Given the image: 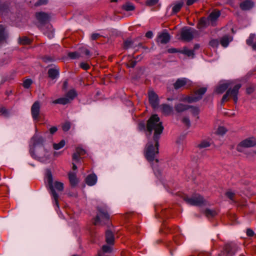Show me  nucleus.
I'll return each instance as SVG.
<instances>
[{
	"label": "nucleus",
	"instance_id": "obj_1",
	"mask_svg": "<svg viewBox=\"0 0 256 256\" xmlns=\"http://www.w3.org/2000/svg\"><path fill=\"white\" fill-rule=\"evenodd\" d=\"M164 128L162 122L157 114L152 115L148 120L146 130L148 134H146V138H150L152 131H154L152 140L160 139L162 133Z\"/></svg>",
	"mask_w": 256,
	"mask_h": 256
},
{
	"label": "nucleus",
	"instance_id": "obj_2",
	"mask_svg": "<svg viewBox=\"0 0 256 256\" xmlns=\"http://www.w3.org/2000/svg\"><path fill=\"white\" fill-rule=\"evenodd\" d=\"M148 141L145 147L144 156L146 159L150 162L155 160L156 162H158L156 156L158 154L159 140H152L148 138Z\"/></svg>",
	"mask_w": 256,
	"mask_h": 256
},
{
	"label": "nucleus",
	"instance_id": "obj_3",
	"mask_svg": "<svg viewBox=\"0 0 256 256\" xmlns=\"http://www.w3.org/2000/svg\"><path fill=\"white\" fill-rule=\"evenodd\" d=\"M46 180L48 188L50 190V194L55 202L56 205L59 208L58 196L56 192V190L58 192H62L64 190V184L62 182L56 181L53 182L52 174L50 170L46 172Z\"/></svg>",
	"mask_w": 256,
	"mask_h": 256
},
{
	"label": "nucleus",
	"instance_id": "obj_4",
	"mask_svg": "<svg viewBox=\"0 0 256 256\" xmlns=\"http://www.w3.org/2000/svg\"><path fill=\"white\" fill-rule=\"evenodd\" d=\"M97 210L98 212L94 218V224L96 226L100 223L105 224L108 222L110 220V216L106 208V206H98Z\"/></svg>",
	"mask_w": 256,
	"mask_h": 256
},
{
	"label": "nucleus",
	"instance_id": "obj_5",
	"mask_svg": "<svg viewBox=\"0 0 256 256\" xmlns=\"http://www.w3.org/2000/svg\"><path fill=\"white\" fill-rule=\"evenodd\" d=\"M241 86V84H236L232 88H229L223 96L222 99V103L227 102L229 100L230 98H233L234 103H236L238 100V90Z\"/></svg>",
	"mask_w": 256,
	"mask_h": 256
},
{
	"label": "nucleus",
	"instance_id": "obj_6",
	"mask_svg": "<svg viewBox=\"0 0 256 256\" xmlns=\"http://www.w3.org/2000/svg\"><path fill=\"white\" fill-rule=\"evenodd\" d=\"M184 200L188 204L192 206H201L206 204V200L202 196L198 194L193 195L192 197L188 198L186 196Z\"/></svg>",
	"mask_w": 256,
	"mask_h": 256
},
{
	"label": "nucleus",
	"instance_id": "obj_7",
	"mask_svg": "<svg viewBox=\"0 0 256 256\" xmlns=\"http://www.w3.org/2000/svg\"><path fill=\"white\" fill-rule=\"evenodd\" d=\"M31 155L35 158L38 159L42 162H44L47 160L50 157L48 152L46 150L43 146L36 149V153L31 152Z\"/></svg>",
	"mask_w": 256,
	"mask_h": 256
},
{
	"label": "nucleus",
	"instance_id": "obj_8",
	"mask_svg": "<svg viewBox=\"0 0 256 256\" xmlns=\"http://www.w3.org/2000/svg\"><path fill=\"white\" fill-rule=\"evenodd\" d=\"M35 16L38 22V27L48 22L51 18L50 14L42 12H36Z\"/></svg>",
	"mask_w": 256,
	"mask_h": 256
},
{
	"label": "nucleus",
	"instance_id": "obj_9",
	"mask_svg": "<svg viewBox=\"0 0 256 256\" xmlns=\"http://www.w3.org/2000/svg\"><path fill=\"white\" fill-rule=\"evenodd\" d=\"M256 145V140L254 138H248L242 140L236 146V150L239 152L243 151V148L254 146Z\"/></svg>",
	"mask_w": 256,
	"mask_h": 256
},
{
	"label": "nucleus",
	"instance_id": "obj_10",
	"mask_svg": "<svg viewBox=\"0 0 256 256\" xmlns=\"http://www.w3.org/2000/svg\"><path fill=\"white\" fill-rule=\"evenodd\" d=\"M196 31L191 28L183 29L181 32V38L186 42H190L194 38V35Z\"/></svg>",
	"mask_w": 256,
	"mask_h": 256
},
{
	"label": "nucleus",
	"instance_id": "obj_11",
	"mask_svg": "<svg viewBox=\"0 0 256 256\" xmlns=\"http://www.w3.org/2000/svg\"><path fill=\"white\" fill-rule=\"evenodd\" d=\"M86 154V150L80 147H77L76 148L75 152L72 155V160L76 163L80 162L81 160Z\"/></svg>",
	"mask_w": 256,
	"mask_h": 256
},
{
	"label": "nucleus",
	"instance_id": "obj_12",
	"mask_svg": "<svg viewBox=\"0 0 256 256\" xmlns=\"http://www.w3.org/2000/svg\"><path fill=\"white\" fill-rule=\"evenodd\" d=\"M40 104L38 101L35 102L31 107L32 116L34 120H38L40 114Z\"/></svg>",
	"mask_w": 256,
	"mask_h": 256
},
{
	"label": "nucleus",
	"instance_id": "obj_13",
	"mask_svg": "<svg viewBox=\"0 0 256 256\" xmlns=\"http://www.w3.org/2000/svg\"><path fill=\"white\" fill-rule=\"evenodd\" d=\"M148 100L152 108H156L158 106V96L154 91L148 92Z\"/></svg>",
	"mask_w": 256,
	"mask_h": 256
},
{
	"label": "nucleus",
	"instance_id": "obj_14",
	"mask_svg": "<svg viewBox=\"0 0 256 256\" xmlns=\"http://www.w3.org/2000/svg\"><path fill=\"white\" fill-rule=\"evenodd\" d=\"M188 84H190V81L188 78H178L174 84V87L175 90H178Z\"/></svg>",
	"mask_w": 256,
	"mask_h": 256
},
{
	"label": "nucleus",
	"instance_id": "obj_15",
	"mask_svg": "<svg viewBox=\"0 0 256 256\" xmlns=\"http://www.w3.org/2000/svg\"><path fill=\"white\" fill-rule=\"evenodd\" d=\"M170 38V35L168 32H162L158 34L157 38V42L162 44L168 43Z\"/></svg>",
	"mask_w": 256,
	"mask_h": 256
},
{
	"label": "nucleus",
	"instance_id": "obj_16",
	"mask_svg": "<svg viewBox=\"0 0 256 256\" xmlns=\"http://www.w3.org/2000/svg\"><path fill=\"white\" fill-rule=\"evenodd\" d=\"M237 250V246L234 244H228L224 246V251L230 256L234 254Z\"/></svg>",
	"mask_w": 256,
	"mask_h": 256
},
{
	"label": "nucleus",
	"instance_id": "obj_17",
	"mask_svg": "<svg viewBox=\"0 0 256 256\" xmlns=\"http://www.w3.org/2000/svg\"><path fill=\"white\" fill-rule=\"evenodd\" d=\"M59 73L60 69L56 66H54V68H50L48 72V77L52 80L56 78L58 76Z\"/></svg>",
	"mask_w": 256,
	"mask_h": 256
},
{
	"label": "nucleus",
	"instance_id": "obj_18",
	"mask_svg": "<svg viewBox=\"0 0 256 256\" xmlns=\"http://www.w3.org/2000/svg\"><path fill=\"white\" fill-rule=\"evenodd\" d=\"M207 88L204 87L199 88L194 91V94L195 98L198 99V101L202 99V96L206 93Z\"/></svg>",
	"mask_w": 256,
	"mask_h": 256
},
{
	"label": "nucleus",
	"instance_id": "obj_19",
	"mask_svg": "<svg viewBox=\"0 0 256 256\" xmlns=\"http://www.w3.org/2000/svg\"><path fill=\"white\" fill-rule=\"evenodd\" d=\"M97 181V176L95 174H90L88 175L86 178V183L90 186L94 185Z\"/></svg>",
	"mask_w": 256,
	"mask_h": 256
},
{
	"label": "nucleus",
	"instance_id": "obj_20",
	"mask_svg": "<svg viewBox=\"0 0 256 256\" xmlns=\"http://www.w3.org/2000/svg\"><path fill=\"white\" fill-rule=\"evenodd\" d=\"M190 106L189 105L179 103L175 104L174 109L178 112H182L190 108Z\"/></svg>",
	"mask_w": 256,
	"mask_h": 256
},
{
	"label": "nucleus",
	"instance_id": "obj_21",
	"mask_svg": "<svg viewBox=\"0 0 256 256\" xmlns=\"http://www.w3.org/2000/svg\"><path fill=\"white\" fill-rule=\"evenodd\" d=\"M32 140L33 142V144L34 146H37L42 145V146L44 140L43 138L40 136L36 134L34 135L32 139Z\"/></svg>",
	"mask_w": 256,
	"mask_h": 256
},
{
	"label": "nucleus",
	"instance_id": "obj_22",
	"mask_svg": "<svg viewBox=\"0 0 256 256\" xmlns=\"http://www.w3.org/2000/svg\"><path fill=\"white\" fill-rule=\"evenodd\" d=\"M210 21L208 18H206L204 17L202 18L198 21V22L197 24V28L199 29L206 28L210 24Z\"/></svg>",
	"mask_w": 256,
	"mask_h": 256
},
{
	"label": "nucleus",
	"instance_id": "obj_23",
	"mask_svg": "<svg viewBox=\"0 0 256 256\" xmlns=\"http://www.w3.org/2000/svg\"><path fill=\"white\" fill-rule=\"evenodd\" d=\"M253 6L254 3L252 2L247 0L242 2L240 6L242 10H247L252 8Z\"/></svg>",
	"mask_w": 256,
	"mask_h": 256
},
{
	"label": "nucleus",
	"instance_id": "obj_24",
	"mask_svg": "<svg viewBox=\"0 0 256 256\" xmlns=\"http://www.w3.org/2000/svg\"><path fill=\"white\" fill-rule=\"evenodd\" d=\"M232 40V37L228 35H226L221 38L220 40V44L224 47H226Z\"/></svg>",
	"mask_w": 256,
	"mask_h": 256
},
{
	"label": "nucleus",
	"instance_id": "obj_25",
	"mask_svg": "<svg viewBox=\"0 0 256 256\" xmlns=\"http://www.w3.org/2000/svg\"><path fill=\"white\" fill-rule=\"evenodd\" d=\"M220 13L219 11H214L212 12L208 18L209 21L211 22L212 24L214 25V22L220 16Z\"/></svg>",
	"mask_w": 256,
	"mask_h": 256
},
{
	"label": "nucleus",
	"instance_id": "obj_26",
	"mask_svg": "<svg viewBox=\"0 0 256 256\" xmlns=\"http://www.w3.org/2000/svg\"><path fill=\"white\" fill-rule=\"evenodd\" d=\"M106 241L107 244H113L114 242V236L112 232L110 230L106 232Z\"/></svg>",
	"mask_w": 256,
	"mask_h": 256
},
{
	"label": "nucleus",
	"instance_id": "obj_27",
	"mask_svg": "<svg viewBox=\"0 0 256 256\" xmlns=\"http://www.w3.org/2000/svg\"><path fill=\"white\" fill-rule=\"evenodd\" d=\"M184 2L182 0H180L176 2L172 8L173 14H176L179 12L184 6Z\"/></svg>",
	"mask_w": 256,
	"mask_h": 256
},
{
	"label": "nucleus",
	"instance_id": "obj_28",
	"mask_svg": "<svg viewBox=\"0 0 256 256\" xmlns=\"http://www.w3.org/2000/svg\"><path fill=\"white\" fill-rule=\"evenodd\" d=\"M162 112L166 115L170 114L172 110V108L167 104H162L160 106Z\"/></svg>",
	"mask_w": 256,
	"mask_h": 256
},
{
	"label": "nucleus",
	"instance_id": "obj_29",
	"mask_svg": "<svg viewBox=\"0 0 256 256\" xmlns=\"http://www.w3.org/2000/svg\"><path fill=\"white\" fill-rule=\"evenodd\" d=\"M7 38V34L5 32V28L0 24V43L6 41Z\"/></svg>",
	"mask_w": 256,
	"mask_h": 256
},
{
	"label": "nucleus",
	"instance_id": "obj_30",
	"mask_svg": "<svg viewBox=\"0 0 256 256\" xmlns=\"http://www.w3.org/2000/svg\"><path fill=\"white\" fill-rule=\"evenodd\" d=\"M228 86L229 84L227 83L220 84L216 88V92L218 94H222L227 90Z\"/></svg>",
	"mask_w": 256,
	"mask_h": 256
},
{
	"label": "nucleus",
	"instance_id": "obj_31",
	"mask_svg": "<svg viewBox=\"0 0 256 256\" xmlns=\"http://www.w3.org/2000/svg\"><path fill=\"white\" fill-rule=\"evenodd\" d=\"M246 43L250 46H252L253 49L256 50V37L254 36H250L246 40Z\"/></svg>",
	"mask_w": 256,
	"mask_h": 256
},
{
	"label": "nucleus",
	"instance_id": "obj_32",
	"mask_svg": "<svg viewBox=\"0 0 256 256\" xmlns=\"http://www.w3.org/2000/svg\"><path fill=\"white\" fill-rule=\"evenodd\" d=\"M122 10L126 11H132L134 10V6L130 2H126L125 4H123L122 6Z\"/></svg>",
	"mask_w": 256,
	"mask_h": 256
},
{
	"label": "nucleus",
	"instance_id": "obj_33",
	"mask_svg": "<svg viewBox=\"0 0 256 256\" xmlns=\"http://www.w3.org/2000/svg\"><path fill=\"white\" fill-rule=\"evenodd\" d=\"M68 178L72 186H75L78 182V180L75 173L70 172L68 174Z\"/></svg>",
	"mask_w": 256,
	"mask_h": 256
},
{
	"label": "nucleus",
	"instance_id": "obj_34",
	"mask_svg": "<svg viewBox=\"0 0 256 256\" xmlns=\"http://www.w3.org/2000/svg\"><path fill=\"white\" fill-rule=\"evenodd\" d=\"M76 96V92L74 89L70 90L66 94V97L68 98L70 102L74 100Z\"/></svg>",
	"mask_w": 256,
	"mask_h": 256
},
{
	"label": "nucleus",
	"instance_id": "obj_35",
	"mask_svg": "<svg viewBox=\"0 0 256 256\" xmlns=\"http://www.w3.org/2000/svg\"><path fill=\"white\" fill-rule=\"evenodd\" d=\"M70 101L69 100L68 98L65 97V98H58L54 101H53L54 104H66L68 103H69Z\"/></svg>",
	"mask_w": 256,
	"mask_h": 256
},
{
	"label": "nucleus",
	"instance_id": "obj_36",
	"mask_svg": "<svg viewBox=\"0 0 256 256\" xmlns=\"http://www.w3.org/2000/svg\"><path fill=\"white\" fill-rule=\"evenodd\" d=\"M181 100L183 102H186L188 103H192L198 102V99L195 98L194 96L192 95L184 96L181 99Z\"/></svg>",
	"mask_w": 256,
	"mask_h": 256
},
{
	"label": "nucleus",
	"instance_id": "obj_37",
	"mask_svg": "<svg viewBox=\"0 0 256 256\" xmlns=\"http://www.w3.org/2000/svg\"><path fill=\"white\" fill-rule=\"evenodd\" d=\"M180 53L186 55L188 56L194 57V50H188L186 48H184L182 50H180Z\"/></svg>",
	"mask_w": 256,
	"mask_h": 256
},
{
	"label": "nucleus",
	"instance_id": "obj_38",
	"mask_svg": "<svg viewBox=\"0 0 256 256\" xmlns=\"http://www.w3.org/2000/svg\"><path fill=\"white\" fill-rule=\"evenodd\" d=\"M18 42L20 44L26 45L30 43L31 41L30 38L26 36H23L20 38L18 39Z\"/></svg>",
	"mask_w": 256,
	"mask_h": 256
},
{
	"label": "nucleus",
	"instance_id": "obj_39",
	"mask_svg": "<svg viewBox=\"0 0 256 256\" xmlns=\"http://www.w3.org/2000/svg\"><path fill=\"white\" fill-rule=\"evenodd\" d=\"M65 144V141L64 140H62L58 144H54L53 148L56 150H58L63 148Z\"/></svg>",
	"mask_w": 256,
	"mask_h": 256
},
{
	"label": "nucleus",
	"instance_id": "obj_40",
	"mask_svg": "<svg viewBox=\"0 0 256 256\" xmlns=\"http://www.w3.org/2000/svg\"><path fill=\"white\" fill-rule=\"evenodd\" d=\"M225 194L229 199L234 202L236 194L234 192H232L231 190H229L226 192Z\"/></svg>",
	"mask_w": 256,
	"mask_h": 256
},
{
	"label": "nucleus",
	"instance_id": "obj_41",
	"mask_svg": "<svg viewBox=\"0 0 256 256\" xmlns=\"http://www.w3.org/2000/svg\"><path fill=\"white\" fill-rule=\"evenodd\" d=\"M32 83V80L30 78H28V79L25 80L24 81L23 84H22V86L25 88H30Z\"/></svg>",
	"mask_w": 256,
	"mask_h": 256
},
{
	"label": "nucleus",
	"instance_id": "obj_42",
	"mask_svg": "<svg viewBox=\"0 0 256 256\" xmlns=\"http://www.w3.org/2000/svg\"><path fill=\"white\" fill-rule=\"evenodd\" d=\"M204 214L208 218L213 217L216 214V212L214 210L206 209L204 212Z\"/></svg>",
	"mask_w": 256,
	"mask_h": 256
},
{
	"label": "nucleus",
	"instance_id": "obj_43",
	"mask_svg": "<svg viewBox=\"0 0 256 256\" xmlns=\"http://www.w3.org/2000/svg\"><path fill=\"white\" fill-rule=\"evenodd\" d=\"M210 143L208 142V141H206V140H204V141H202L200 142V144H198V148H208V146H210Z\"/></svg>",
	"mask_w": 256,
	"mask_h": 256
},
{
	"label": "nucleus",
	"instance_id": "obj_44",
	"mask_svg": "<svg viewBox=\"0 0 256 256\" xmlns=\"http://www.w3.org/2000/svg\"><path fill=\"white\" fill-rule=\"evenodd\" d=\"M42 61L44 62H51L54 60V58L52 56H45L42 58Z\"/></svg>",
	"mask_w": 256,
	"mask_h": 256
},
{
	"label": "nucleus",
	"instance_id": "obj_45",
	"mask_svg": "<svg viewBox=\"0 0 256 256\" xmlns=\"http://www.w3.org/2000/svg\"><path fill=\"white\" fill-rule=\"evenodd\" d=\"M71 126V124L69 122H66L62 126V130L64 132L68 131Z\"/></svg>",
	"mask_w": 256,
	"mask_h": 256
},
{
	"label": "nucleus",
	"instance_id": "obj_46",
	"mask_svg": "<svg viewBox=\"0 0 256 256\" xmlns=\"http://www.w3.org/2000/svg\"><path fill=\"white\" fill-rule=\"evenodd\" d=\"M68 56L72 59H76L80 57V54L77 52H70L68 54Z\"/></svg>",
	"mask_w": 256,
	"mask_h": 256
},
{
	"label": "nucleus",
	"instance_id": "obj_47",
	"mask_svg": "<svg viewBox=\"0 0 256 256\" xmlns=\"http://www.w3.org/2000/svg\"><path fill=\"white\" fill-rule=\"evenodd\" d=\"M102 250L104 253L110 252L112 251V247L110 246L104 245L102 246Z\"/></svg>",
	"mask_w": 256,
	"mask_h": 256
},
{
	"label": "nucleus",
	"instance_id": "obj_48",
	"mask_svg": "<svg viewBox=\"0 0 256 256\" xmlns=\"http://www.w3.org/2000/svg\"><path fill=\"white\" fill-rule=\"evenodd\" d=\"M190 108L192 109L191 112L194 116H197L199 114V109L195 106H190Z\"/></svg>",
	"mask_w": 256,
	"mask_h": 256
},
{
	"label": "nucleus",
	"instance_id": "obj_49",
	"mask_svg": "<svg viewBox=\"0 0 256 256\" xmlns=\"http://www.w3.org/2000/svg\"><path fill=\"white\" fill-rule=\"evenodd\" d=\"M159 0H146V4L148 6H153L156 4Z\"/></svg>",
	"mask_w": 256,
	"mask_h": 256
},
{
	"label": "nucleus",
	"instance_id": "obj_50",
	"mask_svg": "<svg viewBox=\"0 0 256 256\" xmlns=\"http://www.w3.org/2000/svg\"><path fill=\"white\" fill-rule=\"evenodd\" d=\"M182 122L188 128H189L190 126V119L187 117H184L182 120Z\"/></svg>",
	"mask_w": 256,
	"mask_h": 256
},
{
	"label": "nucleus",
	"instance_id": "obj_51",
	"mask_svg": "<svg viewBox=\"0 0 256 256\" xmlns=\"http://www.w3.org/2000/svg\"><path fill=\"white\" fill-rule=\"evenodd\" d=\"M136 63L137 62L136 60H130L127 64V66L130 68H134L136 66Z\"/></svg>",
	"mask_w": 256,
	"mask_h": 256
},
{
	"label": "nucleus",
	"instance_id": "obj_52",
	"mask_svg": "<svg viewBox=\"0 0 256 256\" xmlns=\"http://www.w3.org/2000/svg\"><path fill=\"white\" fill-rule=\"evenodd\" d=\"M226 130L223 126H220L217 130V133L219 134H224L226 133Z\"/></svg>",
	"mask_w": 256,
	"mask_h": 256
},
{
	"label": "nucleus",
	"instance_id": "obj_53",
	"mask_svg": "<svg viewBox=\"0 0 256 256\" xmlns=\"http://www.w3.org/2000/svg\"><path fill=\"white\" fill-rule=\"evenodd\" d=\"M80 66L84 70H88L90 68V65L86 62H81Z\"/></svg>",
	"mask_w": 256,
	"mask_h": 256
},
{
	"label": "nucleus",
	"instance_id": "obj_54",
	"mask_svg": "<svg viewBox=\"0 0 256 256\" xmlns=\"http://www.w3.org/2000/svg\"><path fill=\"white\" fill-rule=\"evenodd\" d=\"M48 0H38L35 3V6H40L42 5L46 4L48 3Z\"/></svg>",
	"mask_w": 256,
	"mask_h": 256
},
{
	"label": "nucleus",
	"instance_id": "obj_55",
	"mask_svg": "<svg viewBox=\"0 0 256 256\" xmlns=\"http://www.w3.org/2000/svg\"><path fill=\"white\" fill-rule=\"evenodd\" d=\"M255 86L253 85L250 86L246 88V91L248 94L252 93L254 90Z\"/></svg>",
	"mask_w": 256,
	"mask_h": 256
},
{
	"label": "nucleus",
	"instance_id": "obj_56",
	"mask_svg": "<svg viewBox=\"0 0 256 256\" xmlns=\"http://www.w3.org/2000/svg\"><path fill=\"white\" fill-rule=\"evenodd\" d=\"M219 42L217 40H212L210 42V44L212 47H216L218 45Z\"/></svg>",
	"mask_w": 256,
	"mask_h": 256
},
{
	"label": "nucleus",
	"instance_id": "obj_57",
	"mask_svg": "<svg viewBox=\"0 0 256 256\" xmlns=\"http://www.w3.org/2000/svg\"><path fill=\"white\" fill-rule=\"evenodd\" d=\"M102 36L98 33H94L91 36V39L93 40H96L100 38Z\"/></svg>",
	"mask_w": 256,
	"mask_h": 256
},
{
	"label": "nucleus",
	"instance_id": "obj_58",
	"mask_svg": "<svg viewBox=\"0 0 256 256\" xmlns=\"http://www.w3.org/2000/svg\"><path fill=\"white\" fill-rule=\"evenodd\" d=\"M138 128L140 130H146L145 124L143 122H140L138 124Z\"/></svg>",
	"mask_w": 256,
	"mask_h": 256
},
{
	"label": "nucleus",
	"instance_id": "obj_59",
	"mask_svg": "<svg viewBox=\"0 0 256 256\" xmlns=\"http://www.w3.org/2000/svg\"><path fill=\"white\" fill-rule=\"evenodd\" d=\"M246 235L248 236H250V237L254 236V231L250 228H248L246 230Z\"/></svg>",
	"mask_w": 256,
	"mask_h": 256
},
{
	"label": "nucleus",
	"instance_id": "obj_60",
	"mask_svg": "<svg viewBox=\"0 0 256 256\" xmlns=\"http://www.w3.org/2000/svg\"><path fill=\"white\" fill-rule=\"evenodd\" d=\"M132 44V42L131 41L126 40L124 42V48L126 49L128 48Z\"/></svg>",
	"mask_w": 256,
	"mask_h": 256
},
{
	"label": "nucleus",
	"instance_id": "obj_61",
	"mask_svg": "<svg viewBox=\"0 0 256 256\" xmlns=\"http://www.w3.org/2000/svg\"><path fill=\"white\" fill-rule=\"evenodd\" d=\"M0 113L4 116H6L8 114V111L5 108H0Z\"/></svg>",
	"mask_w": 256,
	"mask_h": 256
},
{
	"label": "nucleus",
	"instance_id": "obj_62",
	"mask_svg": "<svg viewBox=\"0 0 256 256\" xmlns=\"http://www.w3.org/2000/svg\"><path fill=\"white\" fill-rule=\"evenodd\" d=\"M58 130L56 126H52L50 128V132L52 134H54Z\"/></svg>",
	"mask_w": 256,
	"mask_h": 256
},
{
	"label": "nucleus",
	"instance_id": "obj_63",
	"mask_svg": "<svg viewBox=\"0 0 256 256\" xmlns=\"http://www.w3.org/2000/svg\"><path fill=\"white\" fill-rule=\"evenodd\" d=\"M168 51L169 53H175V52H180V50H178L177 49L174 48H170L168 50Z\"/></svg>",
	"mask_w": 256,
	"mask_h": 256
},
{
	"label": "nucleus",
	"instance_id": "obj_64",
	"mask_svg": "<svg viewBox=\"0 0 256 256\" xmlns=\"http://www.w3.org/2000/svg\"><path fill=\"white\" fill-rule=\"evenodd\" d=\"M153 36L152 32L148 31L146 34V36L148 38H152Z\"/></svg>",
	"mask_w": 256,
	"mask_h": 256
}]
</instances>
